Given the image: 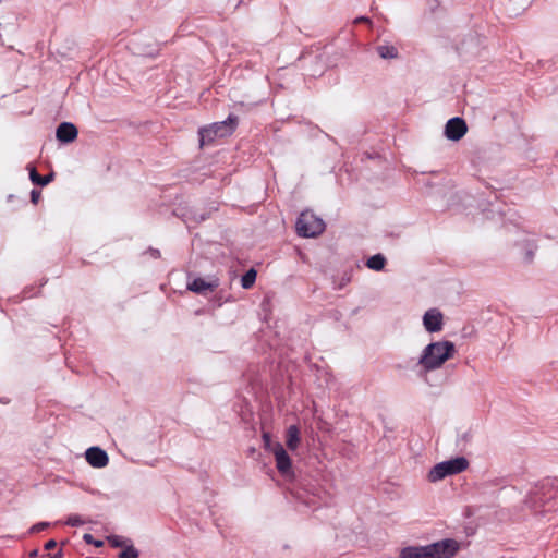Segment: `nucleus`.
<instances>
[{"instance_id": "obj_1", "label": "nucleus", "mask_w": 558, "mask_h": 558, "mask_svg": "<svg viewBox=\"0 0 558 558\" xmlns=\"http://www.w3.org/2000/svg\"><path fill=\"white\" fill-rule=\"evenodd\" d=\"M525 504L536 513L551 512L558 509V478L547 477L538 482L530 490Z\"/></svg>"}, {"instance_id": "obj_2", "label": "nucleus", "mask_w": 558, "mask_h": 558, "mask_svg": "<svg viewBox=\"0 0 558 558\" xmlns=\"http://www.w3.org/2000/svg\"><path fill=\"white\" fill-rule=\"evenodd\" d=\"M460 545L453 538H445L425 546H407L401 549L400 558H452Z\"/></svg>"}, {"instance_id": "obj_3", "label": "nucleus", "mask_w": 558, "mask_h": 558, "mask_svg": "<svg viewBox=\"0 0 558 558\" xmlns=\"http://www.w3.org/2000/svg\"><path fill=\"white\" fill-rule=\"evenodd\" d=\"M238 125V117L230 114L227 120L216 122L198 130L199 146L204 147L215 142L218 137L231 135Z\"/></svg>"}, {"instance_id": "obj_4", "label": "nucleus", "mask_w": 558, "mask_h": 558, "mask_svg": "<svg viewBox=\"0 0 558 558\" xmlns=\"http://www.w3.org/2000/svg\"><path fill=\"white\" fill-rule=\"evenodd\" d=\"M468 468V459L464 457H457L434 465L428 473V480L435 483L444 480L447 476L459 474L465 471Z\"/></svg>"}, {"instance_id": "obj_5", "label": "nucleus", "mask_w": 558, "mask_h": 558, "mask_svg": "<svg viewBox=\"0 0 558 558\" xmlns=\"http://www.w3.org/2000/svg\"><path fill=\"white\" fill-rule=\"evenodd\" d=\"M325 230L323 219L317 217L314 213L305 210L301 213L296 221V232L303 238H315Z\"/></svg>"}, {"instance_id": "obj_6", "label": "nucleus", "mask_w": 558, "mask_h": 558, "mask_svg": "<svg viewBox=\"0 0 558 558\" xmlns=\"http://www.w3.org/2000/svg\"><path fill=\"white\" fill-rule=\"evenodd\" d=\"M456 351H424L420 359V364L426 371L439 367L442 363L453 357Z\"/></svg>"}, {"instance_id": "obj_7", "label": "nucleus", "mask_w": 558, "mask_h": 558, "mask_svg": "<svg viewBox=\"0 0 558 558\" xmlns=\"http://www.w3.org/2000/svg\"><path fill=\"white\" fill-rule=\"evenodd\" d=\"M466 131L468 126L465 121L456 117L447 122L445 128V135L451 141H459L465 135Z\"/></svg>"}, {"instance_id": "obj_8", "label": "nucleus", "mask_w": 558, "mask_h": 558, "mask_svg": "<svg viewBox=\"0 0 558 558\" xmlns=\"http://www.w3.org/2000/svg\"><path fill=\"white\" fill-rule=\"evenodd\" d=\"M423 324L429 332L440 331L444 325V316L439 310L430 308L424 314Z\"/></svg>"}, {"instance_id": "obj_9", "label": "nucleus", "mask_w": 558, "mask_h": 558, "mask_svg": "<svg viewBox=\"0 0 558 558\" xmlns=\"http://www.w3.org/2000/svg\"><path fill=\"white\" fill-rule=\"evenodd\" d=\"M276 466L282 476H289L292 474L291 459L284 448L281 445H277L275 448Z\"/></svg>"}, {"instance_id": "obj_10", "label": "nucleus", "mask_w": 558, "mask_h": 558, "mask_svg": "<svg viewBox=\"0 0 558 558\" xmlns=\"http://www.w3.org/2000/svg\"><path fill=\"white\" fill-rule=\"evenodd\" d=\"M86 461L94 468H104L109 462L107 452L100 447H90L85 452Z\"/></svg>"}, {"instance_id": "obj_11", "label": "nucleus", "mask_w": 558, "mask_h": 558, "mask_svg": "<svg viewBox=\"0 0 558 558\" xmlns=\"http://www.w3.org/2000/svg\"><path fill=\"white\" fill-rule=\"evenodd\" d=\"M78 134L77 128L71 122H62L56 131L57 140L61 143H72Z\"/></svg>"}, {"instance_id": "obj_12", "label": "nucleus", "mask_w": 558, "mask_h": 558, "mask_svg": "<svg viewBox=\"0 0 558 558\" xmlns=\"http://www.w3.org/2000/svg\"><path fill=\"white\" fill-rule=\"evenodd\" d=\"M217 287V281L208 282L203 278H196L187 284V289L197 294H205L207 291L213 292Z\"/></svg>"}, {"instance_id": "obj_13", "label": "nucleus", "mask_w": 558, "mask_h": 558, "mask_svg": "<svg viewBox=\"0 0 558 558\" xmlns=\"http://www.w3.org/2000/svg\"><path fill=\"white\" fill-rule=\"evenodd\" d=\"M300 442V430L296 425L289 426L287 430V447L291 450L296 449Z\"/></svg>"}, {"instance_id": "obj_14", "label": "nucleus", "mask_w": 558, "mask_h": 558, "mask_svg": "<svg viewBox=\"0 0 558 558\" xmlns=\"http://www.w3.org/2000/svg\"><path fill=\"white\" fill-rule=\"evenodd\" d=\"M29 179L34 184L45 186L53 180V173L43 177L37 172L35 167H31Z\"/></svg>"}, {"instance_id": "obj_15", "label": "nucleus", "mask_w": 558, "mask_h": 558, "mask_svg": "<svg viewBox=\"0 0 558 558\" xmlns=\"http://www.w3.org/2000/svg\"><path fill=\"white\" fill-rule=\"evenodd\" d=\"M385 265H386V258L381 254H376V255L372 256L371 258H368L366 262V266L369 269H373L376 271L384 269Z\"/></svg>"}, {"instance_id": "obj_16", "label": "nucleus", "mask_w": 558, "mask_h": 558, "mask_svg": "<svg viewBox=\"0 0 558 558\" xmlns=\"http://www.w3.org/2000/svg\"><path fill=\"white\" fill-rule=\"evenodd\" d=\"M257 272L255 269L247 270L241 278V286L243 289H250L253 287L256 280Z\"/></svg>"}, {"instance_id": "obj_17", "label": "nucleus", "mask_w": 558, "mask_h": 558, "mask_svg": "<svg viewBox=\"0 0 558 558\" xmlns=\"http://www.w3.org/2000/svg\"><path fill=\"white\" fill-rule=\"evenodd\" d=\"M377 52L383 59H393L398 56V50L393 46H379Z\"/></svg>"}, {"instance_id": "obj_18", "label": "nucleus", "mask_w": 558, "mask_h": 558, "mask_svg": "<svg viewBox=\"0 0 558 558\" xmlns=\"http://www.w3.org/2000/svg\"><path fill=\"white\" fill-rule=\"evenodd\" d=\"M119 558H138L140 551L134 547L132 543L129 544V546H125V548L119 554Z\"/></svg>"}, {"instance_id": "obj_19", "label": "nucleus", "mask_w": 558, "mask_h": 558, "mask_svg": "<svg viewBox=\"0 0 558 558\" xmlns=\"http://www.w3.org/2000/svg\"><path fill=\"white\" fill-rule=\"evenodd\" d=\"M108 539L112 547L122 549H124L125 546H129V544L132 543L131 539H126L118 535L111 536Z\"/></svg>"}, {"instance_id": "obj_20", "label": "nucleus", "mask_w": 558, "mask_h": 558, "mask_svg": "<svg viewBox=\"0 0 558 558\" xmlns=\"http://www.w3.org/2000/svg\"><path fill=\"white\" fill-rule=\"evenodd\" d=\"M49 526H50L49 522H38V523H36V524L31 526L28 533L29 534L39 533V532L48 529Z\"/></svg>"}, {"instance_id": "obj_21", "label": "nucleus", "mask_w": 558, "mask_h": 558, "mask_svg": "<svg viewBox=\"0 0 558 558\" xmlns=\"http://www.w3.org/2000/svg\"><path fill=\"white\" fill-rule=\"evenodd\" d=\"M425 349H454V345L449 341H446L444 343L433 342L427 344Z\"/></svg>"}, {"instance_id": "obj_22", "label": "nucleus", "mask_w": 558, "mask_h": 558, "mask_svg": "<svg viewBox=\"0 0 558 558\" xmlns=\"http://www.w3.org/2000/svg\"><path fill=\"white\" fill-rule=\"evenodd\" d=\"M83 539L86 544H93L95 547H101L104 545L102 541L95 539L92 534H84Z\"/></svg>"}, {"instance_id": "obj_23", "label": "nucleus", "mask_w": 558, "mask_h": 558, "mask_svg": "<svg viewBox=\"0 0 558 558\" xmlns=\"http://www.w3.org/2000/svg\"><path fill=\"white\" fill-rule=\"evenodd\" d=\"M41 197V192L39 190H32L31 192V201L33 204H37Z\"/></svg>"}, {"instance_id": "obj_24", "label": "nucleus", "mask_w": 558, "mask_h": 558, "mask_svg": "<svg viewBox=\"0 0 558 558\" xmlns=\"http://www.w3.org/2000/svg\"><path fill=\"white\" fill-rule=\"evenodd\" d=\"M62 556H63V551H62V549H59L54 554L43 555L41 558H62Z\"/></svg>"}, {"instance_id": "obj_25", "label": "nucleus", "mask_w": 558, "mask_h": 558, "mask_svg": "<svg viewBox=\"0 0 558 558\" xmlns=\"http://www.w3.org/2000/svg\"><path fill=\"white\" fill-rule=\"evenodd\" d=\"M57 547V542L54 539H49L45 545H44V548L46 550H51V549H54Z\"/></svg>"}, {"instance_id": "obj_26", "label": "nucleus", "mask_w": 558, "mask_h": 558, "mask_svg": "<svg viewBox=\"0 0 558 558\" xmlns=\"http://www.w3.org/2000/svg\"><path fill=\"white\" fill-rule=\"evenodd\" d=\"M371 23V20L366 16H360L354 20V24Z\"/></svg>"}, {"instance_id": "obj_27", "label": "nucleus", "mask_w": 558, "mask_h": 558, "mask_svg": "<svg viewBox=\"0 0 558 558\" xmlns=\"http://www.w3.org/2000/svg\"><path fill=\"white\" fill-rule=\"evenodd\" d=\"M28 556L31 558H37L39 556V550L37 548L29 551Z\"/></svg>"}, {"instance_id": "obj_28", "label": "nucleus", "mask_w": 558, "mask_h": 558, "mask_svg": "<svg viewBox=\"0 0 558 558\" xmlns=\"http://www.w3.org/2000/svg\"><path fill=\"white\" fill-rule=\"evenodd\" d=\"M68 523H69L70 525H72V526H76V525H78V524H80V520H78V519H76V518H74V519H72V518H71V519H69Z\"/></svg>"}, {"instance_id": "obj_29", "label": "nucleus", "mask_w": 558, "mask_h": 558, "mask_svg": "<svg viewBox=\"0 0 558 558\" xmlns=\"http://www.w3.org/2000/svg\"><path fill=\"white\" fill-rule=\"evenodd\" d=\"M470 439H471V434H470V433H464V434L461 436V440H462V441L468 442V441H470Z\"/></svg>"}]
</instances>
